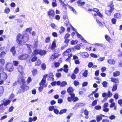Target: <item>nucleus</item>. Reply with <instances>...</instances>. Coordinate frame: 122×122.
I'll use <instances>...</instances> for the list:
<instances>
[{
	"label": "nucleus",
	"instance_id": "1",
	"mask_svg": "<svg viewBox=\"0 0 122 122\" xmlns=\"http://www.w3.org/2000/svg\"><path fill=\"white\" fill-rule=\"evenodd\" d=\"M16 41L20 45H22L24 43L26 42L28 40L29 38L28 36L26 34H23V36L20 34H18L17 37Z\"/></svg>",
	"mask_w": 122,
	"mask_h": 122
},
{
	"label": "nucleus",
	"instance_id": "2",
	"mask_svg": "<svg viewBox=\"0 0 122 122\" xmlns=\"http://www.w3.org/2000/svg\"><path fill=\"white\" fill-rule=\"evenodd\" d=\"M114 9V5L111 4L107 7V9L105 11V13L107 15H110L111 13L113 11Z\"/></svg>",
	"mask_w": 122,
	"mask_h": 122
},
{
	"label": "nucleus",
	"instance_id": "3",
	"mask_svg": "<svg viewBox=\"0 0 122 122\" xmlns=\"http://www.w3.org/2000/svg\"><path fill=\"white\" fill-rule=\"evenodd\" d=\"M1 70H2V71L0 72V80L1 81H3V83L4 81L7 79V76L6 73L3 72V69H2Z\"/></svg>",
	"mask_w": 122,
	"mask_h": 122
},
{
	"label": "nucleus",
	"instance_id": "4",
	"mask_svg": "<svg viewBox=\"0 0 122 122\" xmlns=\"http://www.w3.org/2000/svg\"><path fill=\"white\" fill-rule=\"evenodd\" d=\"M5 68L7 70L10 72L12 71L14 69L12 64L10 63H8L6 64Z\"/></svg>",
	"mask_w": 122,
	"mask_h": 122
},
{
	"label": "nucleus",
	"instance_id": "5",
	"mask_svg": "<svg viewBox=\"0 0 122 122\" xmlns=\"http://www.w3.org/2000/svg\"><path fill=\"white\" fill-rule=\"evenodd\" d=\"M55 14V12L53 10L50 9L49 10L48 13V15L51 20L52 19V18L54 17Z\"/></svg>",
	"mask_w": 122,
	"mask_h": 122
},
{
	"label": "nucleus",
	"instance_id": "6",
	"mask_svg": "<svg viewBox=\"0 0 122 122\" xmlns=\"http://www.w3.org/2000/svg\"><path fill=\"white\" fill-rule=\"evenodd\" d=\"M3 103L0 105V107H1L3 105L6 106L9 104L11 102L10 100L3 99L2 100Z\"/></svg>",
	"mask_w": 122,
	"mask_h": 122
},
{
	"label": "nucleus",
	"instance_id": "7",
	"mask_svg": "<svg viewBox=\"0 0 122 122\" xmlns=\"http://www.w3.org/2000/svg\"><path fill=\"white\" fill-rule=\"evenodd\" d=\"M70 36V35L68 33L66 34L65 35L64 39L65 40L64 41V43H68L70 41V40L68 39Z\"/></svg>",
	"mask_w": 122,
	"mask_h": 122
},
{
	"label": "nucleus",
	"instance_id": "8",
	"mask_svg": "<svg viewBox=\"0 0 122 122\" xmlns=\"http://www.w3.org/2000/svg\"><path fill=\"white\" fill-rule=\"evenodd\" d=\"M28 57V55L26 54H24L18 57L19 59L20 60H25L27 59Z\"/></svg>",
	"mask_w": 122,
	"mask_h": 122
},
{
	"label": "nucleus",
	"instance_id": "9",
	"mask_svg": "<svg viewBox=\"0 0 122 122\" xmlns=\"http://www.w3.org/2000/svg\"><path fill=\"white\" fill-rule=\"evenodd\" d=\"M47 76L48 74H45L41 82L40 85H43L46 83V80Z\"/></svg>",
	"mask_w": 122,
	"mask_h": 122
},
{
	"label": "nucleus",
	"instance_id": "10",
	"mask_svg": "<svg viewBox=\"0 0 122 122\" xmlns=\"http://www.w3.org/2000/svg\"><path fill=\"white\" fill-rule=\"evenodd\" d=\"M56 41L55 40L52 42L51 45V50H54L56 47Z\"/></svg>",
	"mask_w": 122,
	"mask_h": 122
},
{
	"label": "nucleus",
	"instance_id": "11",
	"mask_svg": "<svg viewBox=\"0 0 122 122\" xmlns=\"http://www.w3.org/2000/svg\"><path fill=\"white\" fill-rule=\"evenodd\" d=\"M18 71L21 74H23L24 71V68L22 66L19 65L17 68Z\"/></svg>",
	"mask_w": 122,
	"mask_h": 122
},
{
	"label": "nucleus",
	"instance_id": "12",
	"mask_svg": "<svg viewBox=\"0 0 122 122\" xmlns=\"http://www.w3.org/2000/svg\"><path fill=\"white\" fill-rule=\"evenodd\" d=\"M58 57V55L57 53L54 54L52 55L50 59L51 60L53 61Z\"/></svg>",
	"mask_w": 122,
	"mask_h": 122
},
{
	"label": "nucleus",
	"instance_id": "13",
	"mask_svg": "<svg viewBox=\"0 0 122 122\" xmlns=\"http://www.w3.org/2000/svg\"><path fill=\"white\" fill-rule=\"evenodd\" d=\"M80 54L84 58H87L89 56V54L86 52L80 53Z\"/></svg>",
	"mask_w": 122,
	"mask_h": 122
},
{
	"label": "nucleus",
	"instance_id": "14",
	"mask_svg": "<svg viewBox=\"0 0 122 122\" xmlns=\"http://www.w3.org/2000/svg\"><path fill=\"white\" fill-rule=\"evenodd\" d=\"M5 61L3 59H0V69H3V67L5 63Z\"/></svg>",
	"mask_w": 122,
	"mask_h": 122
},
{
	"label": "nucleus",
	"instance_id": "15",
	"mask_svg": "<svg viewBox=\"0 0 122 122\" xmlns=\"http://www.w3.org/2000/svg\"><path fill=\"white\" fill-rule=\"evenodd\" d=\"M49 78L48 79V80L53 81L54 80V79L53 78L54 75L53 73H50L49 74Z\"/></svg>",
	"mask_w": 122,
	"mask_h": 122
},
{
	"label": "nucleus",
	"instance_id": "16",
	"mask_svg": "<svg viewBox=\"0 0 122 122\" xmlns=\"http://www.w3.org/2000/svg\"><path fill=\"white\" fill-rule=\"evenodd\" d=\"M39 50H35L33 52L31 55V56L32 57L34 56H36L38 54H39Z\"/></svg>",
	"mask_w": 122,
	"mask_h": 122
},
{
	"label": "nucleus",
	"instance_id": "17",
	"mask_svg": "<svg viewBox=\"0 0 122 122\" xmlns=\"http://www.w3.org/2000/svg\"><path fill=\"white\" fill-rule=\"evenodd\" d=\"M107 62L109 64L111 65H114L115 63V61L112 59L108 60Z\"/></svg>",
	"mask_w": 122,
	"mask_h": 122
},
{
	"label": "nucleus",
	"instance_id": "18",
	"mask_svg": "<svg viewBox=\"0 0 122 122\" xmlns=\"http://www.w3.org/2000/svg\"><path fill=\"white\" fill-rule=\"evenodd\" d=\"M82 1V0H79L77 2V3L78 4V5L79 6H81L85 4V2H83Z\"/></svg>",
	"mask_w": 122,
	"mask_h": 122
},
{
	"label": "nucleus",
	"instance_id": "19",
	"mask_svg": "<svg viewBox=\"0 0 122 122\" xmlns=\"http://www.w3.org/2000/svg\"><path fill=\"white\" fill-rule=\"evenodd\" d=\"M21 88L24 91L28 90L29 88L28 86H26L25 84L22 85L21 86Z\"/></svg>",
	"mask_w": 122,
	"mask_h": 122
},
{
	"label": "nucleus",
	"instance_id": "20",
	"mask_svg": "<svg viewBox=\"0 0 122 122\" xmlns=\"http://www.w3.org/2000/svg\"><path fill=\"white\" fill-rule=\"evenodd\" d=\"M103 116L102 115H97L96 116V119L97 122H99L102 119V116Z\"/></svg>",
	"mask_w": 122,
	"mask_h": 122
},
{
	"label": "nucleus",
	"instance_id": "21",
	"mask_svg": "<svg viewBox=\"0 0 122 122\" xmlns=\"http://www.w3.org/2000/svg\"><path fill=\"white\" fill-rule=\"evenodd\" d=\"M121 15L118 13H116L114 15V17L117 19L120 18H121Z\"/></svg>",
	"mask_w": 122,
	"mask_h": 122
},
{
	"label": "nucleus",
	"instance_id": "22",
	"mask_svg": "<svg viewBox=\"0 0 122 122\" xmlns=\"http://www.w3.org/2000/svg\"><path fill=\"white\" fill-rule=\"evenodd\" d=\"M83 104V103H76L75 106L73 108V109H74L76 108L79 107H80Z\"/></svg>",
	"mask_w": 122,
	"mask_h": 122
},
{
	"label": "nucleus",
	"instance_id": "23",
	"mask_svg": "<svg viewBox=\"0 0 122 122\" xmlns=\"http://www.w3.org/2000/svg\"><path fill=\"white\" fill-rule=\"evenodd\" d=\"M84 114L86 116L85 117V118L86 119H88V114L89 113L87 110L85 109L84 111Z\"/></svg>",
	"mask_w": 122,
	"mask_h": 122
},
{
	"label": "nucleus",
	"instance_id": "24",
	"mask_svg": "<svg viewBox=\"0 0 122 122\" xmlns=\"http://www.w3.org/2000/svg\"><path fill=\"white\" fill-rule=\"evenodd\" d=\"M46 53V51H45L39 50V54L41 55H45Z\"/></svg>",
	"mask_w": 122,
	"mask_h": 122
},
{
	"label": "nucleus",
	"instance_id": "25",
	"mask_svg": "<svg viewBox=\"0 0 122 122\" xmlns=\"http://www.w3.org/2000/svg\"><path fill=\"white\" fill-rule=\"evenodd\" d=\"M41 63L40 60L39 59L37 60L35 63V66H39L40 65Z\"/></svg>",
	"mask_w": 122,
	"mask_h": 122
},
{
	"label": "nucleus",
	"instance_id": "26",
	"mask_svg": "<svg viewBox=\"0 0 122 122\" xmlns=\"http://www.w3.org/2000/svg\"><path fill=\"white\" fill-rule=\"evenodd\" d=\"M65 25H66V26H68V25H70L71 26V27L73 29V30H74V31H76V29H75V28H74L72 26V25H71L70 23L68 21V22H65Z\"/></svg>",
	"mask_w": 122,
	"mask_h": 122
},
{
	"label": "nucleus",
	"instance_id": "27",
	"mask_svg": "<svg viewBox=\"0 0 122 122\" xmlns=\"http://www.w3.org/2000/svg\"><path fill=\"white\" fill-rule=\"evenodd\" d=\"M120 73L119 71H117L113 73V75L114 76H117L120 74Z\"/></svg>",
	"mask_w": 122,
	"mask_h": 122
},
{
	"label": "nucleus",
	"instance_id": "28",
	"mask_svg": "<svg viewBox=\"0 0 122 122\" xmlns=\"http://www.w3.org/2000/svg\"><path fill=\"white\" fill-rule=\"evenodd\" d=\"M10 51L14 55L16 53V52L15 50V47H12L10 49Z\"/></svg>",
	"mask_w": 122,
	"mask_h": 122
},
{
	"label": "nucleus",
	"instance_id": "29",
	"mask_svg": "<svg viewBox=\"0 0 122 122\" xmlns=\"http://www.w3.org/2000/svg\"><path fill=\"white\" fill-rule=\"evenodd\" d=\"M68 66L67 65H65L64 66V68L63 70L64 71L66 72L67 73L68 71Z\"/></svg>",
	"mask_w": 122,
	"mask_h": 122
},
{
	"label": "nucleus",
	"instance_id": "30",
	"mask_svg": "<svg viewBox=\"0 0 122 122\" xmlns=\"http://www.w3.org/2000/svg\"><path fill=\"white\" fill-rule=\"evenodd\" d=\"M4 92V88L3 87L0 86V97L1 96Z\"/></svg>",
	"mask_w": 122,
	"mask_h": 122
},
{
	"label": "nucleus",
	"instance_id": "31",
	"mask_svg": "<svg viewBox=\"0 0 122 122\" xmlns=\"http://www.w3.org/2000/svg\"><path fill=\"white\" fill-rule=\"evenodd\" d=\"M74 91V89L71 87H70L67 89V92L69 93L72 92Z\"/></svg>",
	"mask_w": 122,
	"mask_h": 122
},
{
	"label": "nucleus",
	"instance_id": "32",
	"mask_svg": "<svg viewBox=\"0 0 122 122\" xmlns=\"http://www.w3.org/2000/svg\"><path fill=\"white\" fill-rule=\"evenodd\" d=\"M111 81L115 83H118V80L117 79H115L113 78H111Z\"/></svg>",
	"mask_w": 122,
	"mask_h": 122
},
{
	"label": "nucleus",
	"instance_id": "33",
	"mask_svg": "<svg viewBox=\"0 0 122 122\" xmlns=\"http://www.w3.org/2000/svg\"><path fill=\"white\" fill-rule=\"evenodd\" d=\"M60 29H61V30H60L59 32L60 34H61L64 32L65 30V28L64 27H63L62 26H61V27Z\"/></svg>",
	"mask_w": 122,
	"mask_h": 122
},
{
	"label": "nucleus",
	"instance_id": "34",
	"mask_svg": "<svg viewBox=\"0 0 122 122\" xmlns=\"http://www.w3.org/2000/svg\"><path fill=\"white\" fill-rule=\"evenodd\" d=\"M117 88V85L115 84L113 85V87L112 89V91H115Z\"/></svg>",
	"mask_w": 122,
	"mask_h": 122
},
{
	"label": "nucleus",
	"instance_id": "35",
	"mask_svg": "<svg viewBox=\"0 0 122 122\" xmlns=\"http://www.w3.org/2000/svg\"><path fill=\"white\" fill-rule=\"evenodd\" d=\"M67 110V109H65L62 110L60 111V112H59V113L60 114H61L65 113L66 112Z\"/></svg>",
	"mask_w": 122,
	"mask_h": 122
},
{
	"label": "nucleus",
	"instance_id": "36",
	"mask_svg": "<svg viewBox=\"0 0 122 122\" xmlns=\"http://www.w3.org/2000/svg\"><path fill=\"white\" fill-rule=\"evenodd\" d=\"M67 84V82L66 81H63L61 84L60 86L61 87L64 86L66 85Z\"/></svg>",
	"mask_w": 122,
	"mask_h": 122
},
{
	"label": "nucleus",
	"instance_id": "37",
	"mask_svg": "<svg viewBox=\"0 0 122 122\" xmlns=\"http://www.w3.org/2000/svg\"><path fill=\"white\" fill-rule=\"evenodd\" d=\"M117 21V20L115 18L112 19L111 20L113 24H116Z\"/></svg>",
	"mask_w": 122,
	"mask_h": 122
},
{
	"label": "nucleus",
	"instance_id": "38",
	"mask_svg": "<svg viewBox=\"0 0 122 122\" xmlns=\"http://www.w3.org/2000/svg\"><path fill=\"white\" fill-rule=\"evenodd\" d=\"M37 71L36 69H34L32 71V73L33 75H35L37 73Z\"/></svg>",
	"mask_w": 122,
	"mask_h": 122
},
{
	"label": "nucleus",
	"instance_id": "39",
	"mask_svg": "<svg viewBox=\"0 0 122 122\" xmlns=\"http://www.w3.org/2000/svg\"><path fill=\"white\" fill-rule=\"evenodd\" d=\"M69 8H70V10L71 11H73V12L75 14H77V12H76L74 8H73V7L71 6H70L69 7Z\"/></svg>",
	"mask_w": 122,
	"mask_h": 122
},
{
	"label": "nucleus",
	"instance_id": "40",
	"mask_svg": "<svg viewBox=\"0 0 122 122\" xmlns=\"http://www.w3.org/2000/svg\"><path fill=\"white\" fill-rule=\"evenodd\" d=\"M42 69L43 70H45L46 69V65L44 64H43L41 65Z\"/></svg>",
	"mask_w": 122,
	"mask_h": 122
},
{
	"label": "nucleus",
	"instance_id": "41",
	"mask_svg": "<svg viewBox=\"0 0 122 122\" xmlns=\"http://www.w3.org/2000/svg\"><path fill=\"white\" fill-rule=\"evenodd\" d=\"M37 57L36 56H34L31 59V61L32 62H33L35 61L36 60H37Z\"/></svg>",
	"mask_w": 122,
	"mask_h": 122
},
{
	"label": "nucleus",
	"instance_id": "42",
	"mask_svg": "<svg viewBox=\"0 0 122 122\" xmlns=\"http://www.w3.org/2000/svg\"><path fill=\"white\" fill-rule=\"evenodd\" d=\"M107 83L106 81H104L102 83L103 86L105 87H107Z\"/></svg>",
	"mask_w": 122,
	"mask_h": 122
},
{
	"label": "nucleus",
	"instance_id": "43",
	"mask_svg": "<svg viewBox=\"0 0 122 122\" xmlns=\"http://www.w3.org/2000/svg\"><path fill=\"white\" fill-rule=\"evenodd\" d=\"M90 56L93 57L94 58H97V56L96 54L93 53H91L90 54Z\"/></svg>",
	"mask_w": 122,
	"mask_h": 122
},
{
	"label": "nucleus",
	"instance_id": "44",
	"mask_svg": "<svg viewBox=\"0 0 122 122\" xmlns=\"http://www.w3.org/2000/svg\"><path fill=\"white\" fill-rule=\"evenodd\" d=\"M76 33L77 34V37L80 39L81 40L83 39V38L82 36L79 34L77 32H76Z\"/></svg>",
	"mask_w": 122,
	"mask_h": 122
},
{
	"label": "nucleus",
	"instance_id": "45",
	"mask_svg": "<svg viewBox=\"0 0 122 122\" xmlns=\"http://www.w3.org/2000/svg\"><path fill=\"white\" fill-rule=\"evenodd\" d=\"M6 54V53L4 51H2L0 54V57H3Z\"/></svg>",
	"mask_w": 122,
	"mask_h": 122
},
{
	"label": "nucleus",
	"instance_id": "46",
	"mask_svg": "<svg viewBox=\"0 0 122 122\" xmlns=\"http://www.w3.org/2000/svg\"><path fill=\"white\" fill-rule=\"evenodd\" d=\"M87 70H86L83 74V76L85 77H86L87 76Z\"/></svg>",
	"mask_w": 122,
	"mask_h": 122
},
{
	"label": "nucleus",
	"instance_id": "47",
	"mask_svg": "<svg viewBox=\"0 0 122 122\" xmlns=\"http://www.w3.org/2000/svg\"><path fill=\"white\" fill-rule=\"evenodd\" d=\"M103 110L105 112H108L109 110L108 108L107 107L103 108Z\"/></svg>",
	"mask_w": 122,
	"mask_h": 122
},
{
	"label": "nucleus",
	"instance_id": "48",
	"mask_svg": "<svg viewBox=\"0 0 122 122\" xmlns=\"http://www.w3.org/2000/svg\"><path fill=\"white\" fill-rule=\"evenodd\" d=\"M73 102H75L78 100L79 99L78 97H75L72 99Z\"/></svg>",
	"mask_w": 122,
	"mask_h": 122
},
{
	"label": "nucleus",
	"instance_id": "49",
	"mask_svg": "<svg viewBox=\"0 0 122 122\" xmlns=\"http://www.w3.org/2000/svg\"><path fill=\"white\" fill-rule=\"evenodd\" d=\"M50 40V37H48L46 38L45 42L46 43L49 42Z\"/></svg>",
	"mask_w": 122,
	"mask_h": 122
},
{
	"label": "nucleus",
	"instance_id": "50",
	"mask_svg": "<svg viewBox=\"0 0 122 122\" xmlns=\"http://www.w3.org/2000/svg\"><path fill=\"white\" fill-rule=\"evenodd\" d=\"M71 77L72 79L74 80L76 78V75L74 74L73 73L71 76Z\"/></svg>",
	"mask_w": 122,
	"mask_h": 122
},
{
	"label": "nucleus",
	"instance_id": "51",
	"mask_svg": "<svg viewBox=\"0 0 122 122\" xmlns=\"http://www.w3.org/2000/svg\"><path fill=\"white\" fill-rule=\"evenodd\" d=\"M38 40L37 39H35L34 44L35 46H36L38 44Z\"/></svg>",
	"mask_w": 122,
	"mask_h": 122
},
{
	"label": "nucleus",
	"instance_id": "52",
	"mask_svg": "<svg viewBox=\"0 0 122 122\" xmlns=\"http://www.w3.org/2000/svg\"><path fill=\"white\" fill-rule=\"evenodd\" d=\"M32 29L31 28H29L26 29V31L28 32H29L30 33V32H31Z\"/></svg>",
	"mask_w": 122,
	"mask_h": 122
},
{
	"label": "nucleus",
	"instance_id": "53",
	"mask_svg": "<svg viewBox=\"0 0 122 122\" xmlns=\"http://www.w3.org/2000/svg\"><path fill=\"white\" fill-rule=\"evenodd\" d=\"M54 107L53 106H50L49 108V110L50 111H52L54 109Z\"/></svg>",
	"mask_w": 122,
	"mask_h": 122
},
{
	"label": "nucleus",
	"instance_id": "54",
	"mask_svg": "<svg viewBox=\"0 0 122 122\" xmlns=\"http://www.w3.org/2000/svg\"><path fill=\"white\" fill-rule=\"evenodd\" d=\"M97 103V100H94L92 102V106H94L96 105Z\"/></svg>",
	"mask_w": 122,
	"mask_h": 122
},
{
	"label": "nucleus",
	"instance_id": "55",
	"mask_svg": "<svg viewBox=\"0 0 122 122\" xmlns=\"http://www.w3.org/2000/svg\"><path fill=\"white\" fill-rule=\"evenodd\" d=\"M105 38L106 40L108 41H109L111 39V38L107 35H106L105 36Z\"/></svg>",
	"mask_w": 122,
	"mask_h": 122
},
{
	"label": "nucleus",
	"instance_id": "56",
	"mask_svg": "<svg viewBox=\"0 0 122 122\" xmlns=\"http://www.w3.org/2000/svg\"><path fill=\"white\" fill-rule=\"evenodd\" d=\"M108 97H110L112 95V93L109 91H108Z\"/></svg>",
	"mask_w": 122,
	"mask_h": 122
},
{
	"label": "nucleus",
	"instance_id": "57",
	"mask_svg": "<svg viewBox=\"0 0 122 122\" xmlns=\"http://www.w3.org/2000/svg\"><path fill=\"white\" fill-rule=\"evenodd\" d=\"M19 80L20 81L21 80V81L22 82L21 83H22V85H24V84H25V79H24L23 78H20Z\"/></svg>",
	"mask_w": 122,
	"mask_h": 122
},
{
	"label": "nucleus",
	"instance_id": "58",
	"mask_svg": "<svg viewBox=\"0 0 122 122\" xmlns=\"http://www.w3.org/2000/svg\"><path fill=\"white\" fill-rule=\"evenodd\" d=\"M74 84L75 86H76L79 85V83L76 81H75L74 82Z\"/></svg>",
	"mask_w": 122,
	"mask_h": 122
},
{
	"label": "nucleus",
	"instance_id": "59",
	"mask_svg": "<svg viewBox=\"0 0 122 122\" xmlns=\"http://www.w3.org/2000/svg\"><path fill=\"white\" fill-rule=\"evenodd\" d=\"M66 44L64 46H63L61 47V50H63L68 45V43H65Z\"/></svg>",
	"mask_w": 122,
	"mask_h": 122
},
{
	"label": "nucleus",
	"instance_id": "60",
	"mask_svg": "<svg viewBox=\"0 0 122 122\" xmlns=\"http://www.w3.org/2000/svg\"><path fill=\"white\" fill-rule=\"evenodd\" d=\"M116 117L114 115H112L109 117V118L111 120H112L114 119Z\"/></svg>",
	"mask_w": 122,
	"mask_h": 122
},
{
	"label": "nucleus",
	"instance_id": "61",
	"mask_svg": "<svg viewBox=\"0 0 122 122\" xmlns=\"http://www.w3.org/2000/svg\"><path fill=\"white\" fill-rule=\"evenodd\" d=\"M79 71V69L78 68H76L74 71V72L75 74H77L78 72Z\"/></svg>",
	"mask_w": 122,
	"mask_h": 122
},
{
	"label": "nucleus",
	"instance_id": "62",
	"mask_svg": "<svg viewBox=\"0 0 122 122\" xmlns=\"http://www.w3.org/2000/svg\"><path fill=\"white\" fill-rule=\"evenodd\" d=\"M77 42V41H74L72 40L71 42V43L72 45L75 44H76Z\"/></svg>",
	"mask_w": 122,
	"mask_h": 122
},
{
	"label": "nucleus",
	"instance_id": "63",
	"mask_svg": "<svg viewBox=\"0 0 122 122\" xmlns=\"http://www.w3.org/2000/svg\"><path fill=\"white\" fill-rule=\"evenodd\" d=\"M60 65V63L59 62H55V66L56 67H58Z\"/></svg>",
	"mask_w": 122,
	"mask_h": 122
},
{
	"label": "nucleus",
	"instance_id": "64",
	"mask_svg": "<svg viewBox=\"0 0 122 122\" xmlns=\"http://www.w3.org/2000/svg\"><path fill=\"white\" fill-rule=\"evenodd\" d=\"M114 97L116 99H117L118 98V95L117 93L115 94L114 95Z\"/></svg>",
	"mask_w": 122,
	"mask_h": 122
}]
</instances>
